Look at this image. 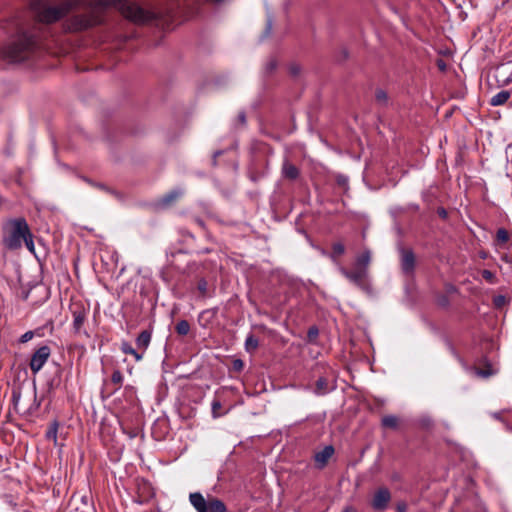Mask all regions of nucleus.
<instances>
[{
    "label": "nucleus",
    "mask_w": 512,
    "mask_h": 512,
    "mask_svg": "<svg viewBox=\"0 0 512 512\" xmlns=\"http://www.w3.org/2000/svg\"><path fill=\"white\" fill-rule=\"evenodd\" d=\"M182 195H183L182 189H174L162 197L161 203L163 205H170L171 203H173L177 199H179Z\"/></svg>",
    "instance_id": "a211bd4d"
},
{
    "label": "nucleus",
    "mask_w": 512,
    "mask_h": 512,
    "mask_svg": "<svg viewBox=\"0 0 512 512\" xmlns=\"http://www.w3.org/2000/svg\"><path fill=\"white\" fill-rule=\"evenodd\" d=\"M318 335V329L316 327H311L308 331V337L310 339L316 337Z\"/></svg>",
    "instance_id": "a19ab883"
},
{
    "label": "nucleus",
    "mask_w": 512,
    "mask_h": 512,
    "mask_svg": "<svg viewBox=\"0 0 512 512\" xmlns=\"http://www.w3.org/2000/svg\"><path fill=\"white\" fill-rule=\"evenodd\" d=\"M390 500H391L390 491L385 487L379 488L373 496L371 505L374 510L383 511L387 508Z\"/></svg>",
    "instance_id": "9d476101"
},
{
    "label": "nucleus",
    "mask_w": 512,
    "mask_h": 512,
    "mask_svg": "<svg viewBox=\"0 0 512 512\" xmlns=\"http://www.w3.org/2000/svg\"><path fill=\"white\" fill-rule=\"evenodd\" d=\"M22 241L25 243V245L29 251H31V252L34 251L33 235L31 232H29Z\"/></svg>",
    "instance_id": "c85d7f7f"
},
{
    "label": "nucleus",
    "mask_w": 512,
    "mask_h": 512,
    "mask_svg": "<svg viewBox=\"0 0 512 512\" xmlns=\"http://www.w3.org/2000/svg\"><path fill=\"white\" fill-rule=\"evenodd\" d=\"M400 265L404 274L410 275L415 269V254L411 249L401 248L400 249Z\"/></svg>",
    "instance_id": "1a4fd4ad"
},
{
    "label": "nucleus",
    "mask_w": 512,
    "mask_h": 512,
    "mask_svg": "<svg viewBox=\"0 0 512 512\" xmlns=\"http://www.w3.org/2000/svg\"><path fill=\"white\" fill-rule=\"evenodd\" d=\"M222 407L220 401L218 400H214L211 404V408H212V414L214 417H218L219 414L217 413V411Z\"/></svg>",
    "instance_id": "f704fd0d"
},
{
    "label": "nucleus",
    "mask_w": 512,
    "mask_h": 512,
    "mask_svg": "<svg viewBox=\"0 0 512 512\" xmlns=\"http://www.w3.org/2000/svg\"><path fill=\"white\" fill-rule=\"evenodd\" d=\"M244 368V362L241 359H234L232 361V370L235 372H241Z\"/></svg>",
    "instance_id": "7c9ffc66"
},
{
    "label": "nucleus",
    "mask_w": 512,
    "mask_h": 512,
    "mask_svg": "<svg viewBox=\"0 0 512 512\" xmlns=\"http://www.w3.org/2000/svg\"><path fill=\"white\" fill-rule=\"evenodd\" d=\"M198 225H203L202 220H198Z\"/></svg>",
    "instance_id": "5fc2aeb1"
},
{
    "label": "nucleus",
    "mask_w": 512,
    "mask_h": 512,
    "mask_svg": "<svg viewBox=\"0 0 512 512\" xmlns=\"http://www.w3.org/2000/svg\"><path fill=\"white\" fill-rule=\"evenodd\" d=\"M21 400V391L18 388L12 390V404L16 412H19V404Z\"/></svg>",
    "instance_id": "a878e982"
},
{
    "label": "nucleus",
    "mask_w": 512,
    "mask_h": 512,
    "mask_svg": "<svg viewBox=\"0 0 512 512\" xmlns=\"http://www.w3.org/2000/svg\"><path fill=\"white\" fill-rule=\"evenodd\" d=\"M259 346V341L258 339L253 335V334H249L247 337H246V340H245V350L248 352V353H253L256 351V349L258 348Z\"/></svg>",
    "instance_id": "412c9836"
},
{
    "label": "nucleus",
    "mask_w": 512,
    "mask_h": 512,
    "mask_svg": "<svg viewBox=\"0 0 512 512\" xmlns=\"http://www.w3.org/2000/svg\"><path fill=\"white\" fill-rule=\"evenodd\" d=\"M121 351L124 354L132 355L136 361H140L143 357V355L138 353L128 342H123L121 344Z\"/></svg>",
    "instance_id": "4be33fe9"
},
{
    "label": "nucleus",
    "mask_w": 512,
    "mask_h": 512,
    "mask_svg": "<svg viewBox=\"0 0 512 512\" xmlns=\"http://www.w3.org/2000/svg\"><path fill=\"white\" fill-rule=\"evenodd\" d=\"M33 337H34V332L27 331L20 337L19 342L26 343V342L30 341Z\"/></svg>",
    "instance_id": "72a5a7b5"
},
{
    "label": "nucleus",
    "mask_w": 512,
    "mask_h": 512,
    "mask_svg": "<svg viewBox=\"0 0 512 512\" xmlns=\"http://www.w3.org/2000/svg\"><path fill=\"white\" fill-rule=\"evenodd\" d=\"M481 274L486 281H488L489 283H494L495 275L492 271L485 269L482 271Z\"/></svg>",
    "instance_id": "2f4dec72"
},
{
    "label": "nucleus",
    "mask_w": 512,
    "mask_h": 512,
    "mask_svg": "<svg viewBox=\"0 0 512 512\" xmlns=\"http://www.w3.org/2000/svg\"><path fill=\"white\" fill-rule=\"evenodd\" d=\"M74 347L80 349L82 354H84L86 351V348L84 345H74Z\"/></svg>",
    "instance_id": "49530a36"
},
{
    "label": "nucleus",
    "mask_w": 512,
    "mask_h": 512,
    "mask_svg": "<svg viewBox=\"0 0 512 512\" xmlns=\"http://www.w3.org/2000/svg\"><path fill=\"white\" fill-rule=\"evenodd\" d=\"M4 230H7L8 235L3 238V243L10 250L20 248L22 240L31 232L26 219L23 217L9 219L4 225Z\"/></svg>",
    "instance_id": "20e7f679"
},
{
    "label": "nucleus",
    "mask_w": 512,
    "mask_h": 512,
    "mask_svg": "<svg viewBox=\"0 0 512 512\" xmlns=\"http://www.w3.org/2000/svg\"><path fill=\"white\" fill-rule=\"evenodd\" d=\"M339 272L342 276H344L349 282L353 283L359 288H364L366 279L368 277V272L364 271L360 268L354 267L353 270H348L342 265H339Z\"/></svg>",
    "instance_id": "0eeeda50"
},
{
    "label": "nucleus",
    "mask_w": 512,
    "mask_h": 512,
    "mask_svg": "<svg viewBox=\"0 0 512 512\" xmlns=\"http://www.w3.org/2000/svg\"><path fill=\"white\" fill-rule=\"evenodd\" d=\"M50 354H51V349L47 345H43V346L39 347L33 353L30 363H29V366H30L31 371L34 374L38 373L43 368V366L49 359Z\"/></svg>",
    "instance_id": "6e6552de"
},
{
    "label": "nucleus",
    "mask_w": 512,
    "mask_h": 512,
    "mask_svg": "<svg viewBox=\"0 0 512 512\" xmlns=\"http://www.w3.org/2000/svg\"><path fill=\"white\" fill-rule=\"evenodd\" d=\"M152 333L149 330H143L136 338L138 349L145 351L151 342Z\"/></svg>",
    "instance_id": "ddd939ff"
},
{
    "label": "nucleus",
    "mask_w": 512,
    "mask_h": 512,
    "mask_svg": "<svg viewBox=\"0 0 512 512\" xmlns=\"http://www.w3.org/2000/svg\"><path fill=\"white\" fill-rule=\"evenodd\" d=\"M211 1H212V2H214V3H220V2H222L223 0H211Z\"/></svg>",
    "instance_id": "864d4df0"
},
{
    "label": "nucleus",
    "mask_w": 512,
    "mask_h": 512,
    "mask_svg": "<svg viewBox=\"0 0 512 512\" xmlns=\"http://www.w3.org/2000/svg\"><path fill=\"white\" fill-rule=\"evenodd\" d=\"M175 331L180 336H186L190 331V324L187 320H180L175 325Z\"/></svg>",
    "instance_id": "b1692460"
},
{
    "label": "nucleus",
    "mask_w": 512,
    "mask_h": 512,
    "mask_svg": "<svg viewBox=\"0 0 512 512\" xmlns=\"http://www.w3.org/2000/svg\"><path fill=\"white\" fill-rule=\"evenodd\" d=\"M337 183L341 186H346L348 184V178L344 175L337 176Z\"/></svg>",
    "instance_id": "c9c22d12"
},
{
    "label": "nucleus",
    "mask_w": 512,
    "mask_h": 512,
    "mask_svg": "<svg viewBox=\"0 0 512 512\" xmlns=\"http://www.w3.org/2000/svg\"><path fill=\"white\" fill-rule=\"evenodd\" d=\"M342 512H357L353 506H345Z\"/></svg>",
    "instance_id": "37998d69"
},
{
    "label": "nucleus",
    "mask_w": 512,
    "mask_h": 512,
    "mask_svg": "<svg viewBox=\"0 0 512 512\" xmlns=\"http://www.w3.org/2000/svg\"><path fill=\"white\" fill-rule=\"evenodd\" d=\"M375 99L376 101L380 104V105H387L388 103V95L387 93L382 90V89H378L376 92H375Z\"/></svg>",
    "instance_id": "cd10ccee"
},
{
    "label": "nucleus",
    "mask_w": 512,
    "mask_h": 512,
    "mask_svg": "<svg viewBox=\"0 0 512 512\" xmlns=\"http://www.w3.org/2000/svg\"><path fill=\"white\" fill-rule=\"evenodd\" d=\"M221 154H222L221 150L214 152V154H213V164L214 165H216L217 157H219Z\"/></svg>",
    "instance_id": "79ce46f5"
},
{
    "label": "nucleus",
    "mask_w": 512,
    "mask_h": 512,
    "mask_svg": "<svg viewBox=\"0 0 512 512\" xmlns=\"http://www.w3.org/2000/svg\"><path fill=\"white\" fill-rule=\"evenodd\" d=\"M345 253V246L344 244H342L341 242H336L332 245V252L330 254V258L331 260L337 264V266L339 267V265H341L338 261L339 257L342 256L343 254Z\"/></svg>",
    "instance_id": "f3484780"
},
{
    "label": "nucleus",
    "mask_w": 512,
    "mask_h": 512,
    "mask_svg": "<svg viewBox=\"0 0 512 512\" xmlns=\"http://www.w3.org/2000/svg\"><path fill=\"white\" fill-rule=\"evenodd\" d=\"M70 312L72 314V329L75 335H84L89 338L90 334L84 329V324L89 314V308L85 307L81 301L73 302L70 305Z\"/></svg>",
    "instance_id": "423d86ee"
},
{
    "label": "nucleus",
    "mask_w": 512,
    "mask_h": 512,
    "mask_svg": "<svg viewBox=\"0 0 512 512\" xmlns=\"http://www.w3.org/2000/svg\"><path fill=\"white\" fill-rule=\"evenodd\" d=\"M493 417H494L495 419H497V420L502 421L501 414H500V413H498V412L494 413V414H493Z\"/></svg>",
    "instance_id": "09e8293b"
},
{
    "label": "nucleus",
    "mask_w": 512,
    "mask_h": 512,
    "mask_svg": "<svg viewBox=\"0 0 512 512\" xmlns=\"http://www.w3.org/2000/svg\"><path fill=\"white\" fill-rule=\"evenodd\" d=\"M439 67H440V69H444L445 68V64H444L443 61L439 62Z\"/></svg>",
    "instance_id": "3c124183"
},
{
    "label": "nucleus",
    "mask_w": 512,
    "mask_h": 512,
    "mask_svg": "<svg viewBox=\"0 0 512 512\" xmlns=\"http://www.w3.org/2000/svg\"><path fill=\"white\" fill-rule=\"evenodd\" d=\"M408 209H411V210H414V211H418L419 210V206L417 204H409L408 205Z\"/></svg>",
    "instance_id": "a18cd8bd"
},
{
    "label": "nucleus",
    "mask_w": 512,
    "mask_h": 512,
    "mask_svg": "<svg viewBox=\"0 0 512 512\" xmlns=\"http://www.w3.org/2000/svg\"><path fill=\"white\" fill-rule=\"evenodd\" d=\"M397 512H406L407 511V504L405 502H398L396 505Z\"/></svg>",
    "instance_id": "e433bc0d"
},
{
    "label": "nucleus",
    "mask_w": 512,
    "mask_h": 512,
    "mask_svg": "<svg viewBox=\"0 0 512 512\" xmlns=\"http://www.w3.org/2000/svg\"><path fill=\"white\" fill-rule=\"evenodd\" d=\"M505 84L512 82V75L503 81Z\"/></svg>",
    "instance_id": "8fccbe9b"
},
{
    "label": "nucleus",
    "mask_w": 512,
    "mask_h": 512,
    "mask_svg": "<svg viewBox=\"0 0 512 512\" xmlns=\"http://www.w3.org/2000/svg\"><path fill=\"white\" fill-rule=\"evenodd\" d=\"M437 214L439 215V217H441L442 219H446L448 217V213L446 211L445 208L443 207H439L437 209Z\"/></svg>",
    "instance_id": "ea45409f"
},
{
    "label": "nucleus",
    "mask_w": 512,
    "mask_h": 512,
    "mask_svg": "<svg viewBox=\"0 0 512 512\" xmlns=\"http://www.w3.org/2000/svg\"><path fill=\"white\" fill-rule=\"evenodd\" d=\"M58 429H59V422L57 420L52 421L46 431V434H45L46 439L52 440L54 443H56Z\"/></svg>",
    "instance_id": "aec40b11"
},
{
    "label": "nucleus",
    "mask_w": 512,
    "mask_h": 512,
    "mask_svg": "<svg viewBox=\"0 0 512 512\" xmlns=\"http://www.w3.org/2000/svg\"><path fill=\"white\" fill-rule=\"evenodd\" d=\"M36 46L35 35L28 31L17 33L1 50L3 59L16 63L28 58Z\"/></svg>",
    "instance_id": "7ed1b4c3"
},
{
    "label": "nucleus",
    "mask_w": 512,
    "mask_h": 512,
    "mask_svg": "<svg viewBox=\"0 0 512 512\" xmlns=\"http://www.w3.org/2000/svg\"><path fill=\"white\" fill-rule=\"evenodd\" d=\"M282 174L285 178L295 180L299 176V169L289 161H284L282 166Z\"/></svg>",
    "instance_id": "f8f14e48"
},
{
    "label": "nucleus",
    "mask_w": 512,
    "mask_h": 512,
    "mask_svg": "<svg viewBox=\"0 0 512 512\" xmlns=\"http://www.w3.org/2000/svg\"><path fill=\"white\" fill-rule=\"evenodd\" d=\"M83 0H63L58 6H48L45 0H31L30 8L37 21L52 24L67 15L72 9L79 7Z\"/></svg>",
    "instance_id": "f03ea898"
},
{
    "label": "nucleus",
    "mask_w": 512,
    "mask_h": 512,
    "mask_svg": "<svg viewBox=\"0 0 512 512\" xmlns=\"http://www.w3.org/2000/svg\"><path fill=\"white\" fill-rule=\"evenodd\" d=\"M510 97H511L510 91L502 90V91L498 92L497 94H495L490 99L489 103L491 106H500V105L505 104L509 100Z\"/></svg>",
    "instance_id": "2eb2a0df"
},
{
    "label": "nucleus",
    "mask_w": 512,
    "mask_h": 512,
    "mask_svg": "<svg viewBox=\"0 0 512 512\" xmlns=\"http://www.w3.org/2000/svg\"><path fill=\"white\" fill-rule=\"evenodd\" d=\"M398 418L394 415H386L382 418V426L385 428L396 429L398 427Z\"/></svg>",
    "instance_id": "5701e85b"
},
{
    "label": "nucleus",
    "mask_w": 512,
    "mask_h": 512,
    "mask_svg": "<svg viewBox=\"0 0 512 512\" xmlns=\"http://www.w3.org/2000/svg\"><path fill=\"white\" fill-rule=\"evenodd\" d=\"M207 287H208V283H207V281H206L205 279H203V278H202V279H200V280L198 281L197 289H198V291L200 292V294H201L202 296H205V295H206V293H207Z\"/></svg>",
    "instance_id": "c756f323"
},
{
    "label": "nucleus",
    "mask_w": 512,
    "mask_h": 512,
    "mask_svg": "<svg viewBox=\"0 0 512 512\" xmlns=\"http://www.w3.org/2000/svg\"><path fill=\"white\" fill-rule=\"evenodd\" d=\"M91 9L88 14H78L70 17L64 23V28L68 32H80L100 25L103 22L98 9L113 7L117 9L126 19L137 24L146 23L155 18L153 12L145 10L135 2L128 0H95L80 5Z\"/></svg>",
    "instance_id": "f257e3e1"
},
{
    "label": "nucleus",
    "mask_w": 512,
    "mask_h": 512,
    "mask_svg": "<svg viewBox=\"0 0 512 512\" xmlns=\"http://www.w3.org/2000/svg\"><path fill=\"white\" fill-rule=\"evenodd\" d=\"M272 26H273L272 18H268L266 29H265V36H268L271 33Z\"/></svg>",
    "instance_id": "4c0bfd02"
},
{
    "label": "nucleus",
    "mask_w": 512,
    "mask_h": 512,
    "mask_svg": "<svg viewBox=\"0 0 512 512\" xmlns=\"http://www.w3.org/2000/svg\"><path fill=\"white\" fill-rule=\"evenodd\" d=\"M189 501L197 512H227V507L222 500L213 496L205 499L200 492L190 493Z\"/></svg>",
    "instance_id": "39448f33"
},
{
    "label": "nucleus",
    "mask_w": 512,
    "mask_h": 512,
    "mask_svg": "<svg viewBox=\"0 0 512 512\" xmlns=\"http://www.w3.org/2000/svg\"><path fill=\"white\" fill-rule=\"evenodd\" d=\"M275 66H276L275 62L271 61L268 63L267 69L272 71L275 68Z\"/></svg>",
    "instance_id": "de8ad7c7"
},
{
    "label": "nucleus",
    "mask_w": 512,
    "mask_h": 512,
    "mask_svg": "<svg viewBox=\"0 0 512 512\" xmlns=\"http://www.w3.org/2000/svg\"><path fill=\"white\" fill-rule=\"evenodd\" d=\"M290 71H291V73H292L293 75H297V74L299 73L300 69H299V67L292 66V67L290 68Z\"/></svg>",
    "instance_id": "c03bdc74"
},
{
    "label": "nucleus",
    "mask_w": 512,
    "mask_h": 512,
    "mask_svg": "<svg viewBox=\"0 0 512 512\" xmlns=\"http://www.w3.org/2000/svg\"><path fill=\"white\" fill-rule=\"evenodd\" d=\"M479 374L482 375V376H488V373L484 372V371H480Z\"/></svg>",
    "instance_id": "603ef678"
},
{
    "label": "nucleus",
    "mask_w": 512,
    "mask_h": 512,
    "mask_svg": "<svg viewBox=\"0 0 512 512\" xmlns=\"http://www.w3.org/2000/svg\"><path fill=\"white\" fill-rule=\"evenodd\" d=\"M40 405H41V401L37 398L36 390H34V393H33V403L27 409L26 413L28 415H33L40 408Z\"/></svg>",
    "instance_id": "bb28decb"
},
{
    "label": "nucleus",
    "mask_w": 512,
    "mask_h": 512,
    "mask_svg": "<svg viewBox=\"0 0 512 512\" xmlns=\"http://www.w3.org/2000/svg\"><path fill=\"white\" fill-rule=\"evenodd\" d=\"M371 262V253L369 250H365L359 256H357L355 261V267L360 268L364 271L368 272V267Z\"/></svg>",
    "instance_id": "4468645a"
},
{
    "label": "nucleus",
    "mask_w": 512,
    "mask_h": 512,
    "mask_svg": "<svg viewBox=\"0 0 512 512\" xmlns=\"http://www.w3.org/2000/svg\"><path fill=\"white\" fill-rule=\"evenodd\" d=\"M332 390L331 387H329L328 380L325 377H320L316 381L314 393L318 396H323L329 393Z\"/></svg>",
    "instance_id": "dca6fc26"
},
{
    "label": "nucleus",
    "mask_w": 512,
    "mask_h": 512,
    "mask_svg": "<svg viewBox=\"0 0 512 512\" xmlns=\"http://www.w3.org/2000/svg\"><path fill=\"white\" fill-rule=\"evenodd\" d=\"M335 450L332 445L325 446L321 451L314 455V461L318 468H324L329 459L333 456Z\"/></svg>",
    "instance_id": "9b49d317"
},
{
    "label": "nucleus",
    "mask_w": 512,
    "mask_h": 512,
    "mask_svg": "<svg viewBox=\"0 0 512 512\" xmlns=\"http://www.w3.org/2000/svg\"><path fill=\"white\" fill-rule=\"evenodd\" d=\"M237 119L239 123L244 126L246 124V114L244 111L239 112Z\"/></svg>",
    "instance_id": "58836bf2"
},
{
    "label": "nucleus",
    "mask_w": 512,
    "mask_h": 512,
    "mask_svg": "<svg viewBox=\"0 0 512 512\" xmlns=\"http://www.w3.org/2000/svg\"><path fill=\"white\" fill-rule=\"evenodd\" d=\"M87 182H88L89 184H91L92 186H94V187H96V188H98V189H100V190H103V191H105V192H107V193H114V192H113L109 187H107V186H106V185H104V184H101V183H94V182H92V181H90V180H87Z\"/></svg>",
    "instance_id": "473e14b6"
},
{
    "label": "nucleus",
    "mask_w": 512,
    "mask_h": 512,
    "mask_svg": "<svg viewBox=\"0 0 512 512\" xmlns=\"http://www.w3.org/2000/svg\"><path fill=\"white\" fill-rule=\"evenodd\" d=\"M509 240V233L505 228H499L496 232V241L499 244H505Z\"/></svg>",
    "instance_id": "393cba45"
},
{
    "label": "nucleus",
    "mask_w": 512,
    "mask_h": 512,
    "mask_svg": "<svg viewBox=\"0 0 512 512\" xmlns=\"http://www.w3.org/2000/svg\"><path fill=\"white\" fill-rule=\"evenodd\" d=\"M123 379L124 377L120 370L116 369L113 371L111 375V384L113 385V389L110 393H115L122 387Z\"/></svg>",
    "instance_id": "6ab92c4d"
}]
</instances>
